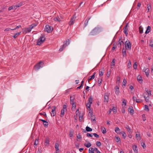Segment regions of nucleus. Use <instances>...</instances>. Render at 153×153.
<instances>
[{
    "instance_id": "nucleus-23",
    "label": "nucleus",
    "mask_w": 153,
    "mask_h": 153,
    "mask_svg": "<svg viewBox=\"0 0 153 153\" xmlns=\"http://www.w3.org/2000/svg\"><path fill=\"white\" fill-rule=\"evenodd\" d=\"M84 145L87 148H89L91 146V144L90 143L88 142V143H85Z\"/></svg>"
},
{
    "instance_id": "nucleus-17",
    "label": "nucleus",
    "mask_w": 153,
    "mask_h": 153,
    "mask_svg": "<svg viewBox=\"0 0 153 153\" xmlns=\"http://www.w3.org/2000/svg\"><path fill=\"white\" fill-rule=\"evenodd\" d=\"M126 48L124 49L123 48L122 50V54L123 56H126Z\"/></svg>"
},
{
    "instance_id": "nucleus-32",
    "label": "nucleus",
    "mask_w": 153,
    "mask_h": 153,
    "mask_svg": "<svg viewBox=\"0 0 153 153\" xmlns=\"http://www.w3.org/2000/svg\"><path fill=\"white\" fill-rule=\"evenodd\" d=\"M74 134V131L73 130H70L69 133V135L71 137H72L73 136Z\"/></svg>"
},
{
    "instance_id": "nucleus-45",
    "label": "nucleus",
    "mask_w": 153,
    "mask_h": 153,
    "mask_svg": "<svg viewBox=\"0 0 153 153\" xmlns=\"http://www.w3.org/2000/svg\"><path fill=\"white\" fill-rule=\"evenodd\" d=\"M105 129V128L104 127H101V131H102V132L103 134L105 133V131L104 130Z\"/></svg>"
},
{
    "instance_id": "nucleus-10",
    "label": "nucleus",
    "mask_w": 153,
    "mask_h": 153,
    "mask_svg": "<svg viewBox=\"0 0 153 153\" xmlns=\"http://www.w3.org/2000/svg\"><path fill=\"white\" fill-rule=\"evenodd\" d=\"M91 18V17H88L86 20H85L84 24V26L85 27L88 25V21Z\"/></svg>"
},
{
    "instance_id": "nucleus-22",
    "label": "nucleus",
    "mask_w": 153,
    "mask_h": 153,
    "mask_svg": "<svg viewBox=\"0 0 153 153\" xmlns=\"http://www.w3.org/2000/svg\"><path fill=\"white\" fill-rule=\"evenodd\" d=\"M66 111V110H64V109H62L61 110V115H60L61 117H62L64 115L65 112Z\"/></svg>"
},
{
    "instance_id": "nucleus-43",
    "label": "nucleus",
    "mask_w": 153,
    "mask_h": 153,
    "mask_svg": "<svg viewBox=\"0 0 153 153\" xmlns=\"http://www.w3.org/2000/svg\"><path fill=\"white\" fill-rule=\"evenodd\" d=\"M127 67L128 68H129L131 67V61L130 60L129 61L128 63V64Z\"/></svg>"
},
{
    "instance_id": "nucleus-64",
    "label": "nucleus",
    "mask_w": 153,
    "mask_h": 153,
    "mask_svg": "<svg viewBox=\"0 0 153 153\" xmlns=\"http://www.w3.org/2000/svg\"><path fill=\"white\" fill-rule=\"evenodd\" d=\"M94 150H95L94 149L92 148L91 147L89 149L88 151L90 152V151H94Z\"/></svg>"
},
{
    "instance_id": "nucleus-19",
    "label": "nucleus",
    "mask_w": 153,
    "mask_h": 153,
    "mask_svg": "<svg viewBox=\"0 0 153 153\" xmlns=\"http://www.w3.org/2000/svg\"><path fill=\"white\" fill-rule=\"evenodd\" d=\"M123 32L126 34L127 36L128 34V29L126 27H124L123 28Z\"/></svg>"
},
{
    "instance_id": "nucleus-13",
    "label": "nucleus",
    "mask_w": 153,
    "mask_h": 153,
    "mask_svg": "<svg viewBox=\"0 0 153 153\" xmlns=\"http://www.w3.org/2000/svg\"><path fill=\"white\" fill-rule=\"evenodd\" d=\"M128 111L131 114H134V111L132 107H129L128 109Z\"/></svg>"
},
{
    "instance_id": "nucleus-3",
    "label": "nucleus",
    "mask_w": 153,
    "mask_h": 153,
    "mask_svg": "<svg viewBox=\"0 0 153 153\" xmlns=\"http://www.w3.org/2000/svg\"><path fill=\"white\" fill-rule=\"evenodd\" d=\"M125 46L126 49L129 50H131V44L129 40H128L126 42Z\"/></svg>"
},
{
    "instance_id": "nucleus-7",
    "label": "nucleus",
    "mask_w": 153,
    "mask_h": 153,
    "mask_svg": "<svg viewBox=\"0 0 153 153\" xmlns=\"http://www.w3.org/2000/svg\"><path fill=\"white\" fill-rule=\"evenodd\" d=\"M33 28V27L31 26L30 27H30L28 28H25V30L24 31V33H29L30 32L31 30Z\"/></svg>"
},
{
    "instance_id": "nucleus-21",
    "label": "nucleus",
    "mask_w": 153,
    "mask_h": 153,
    "mask_svg": "<svg viewBox=\"0 0 153 153\" xmlns=\"http://www.w3.org/2000/svg\"><path fill=\"white\" fill-rule=\"evenodd\" d=\"M136 137L137 139L138 140H140L141 139V137L140 136V134L138 133V134H136Z\"/></svg>"
},
{
    "instance_id": "nucleus-41",
    "label": "nucleus",
    "mask_w": 153,
    "mask_h": 153,
    "mask_svg": "<svg viewBox=\"0 0 153 153\" xmlns=\"http://www.w3.org/2000/svg\"><path fill=\"white\" fill-rule=\"evenodd\" d=\"M112 110V111H113V112L115 114L116 113V112L117 111V110L116 108H115L114 107Z\"/></svg>"
},
{
    "instance_id": "nucleus-35",
    "label": "nucleus",
    "mask_w": 153,
    "mask_h": 153,
    "mask_svg": "<svg viewBox=\"0 0 153 153\" xmlns=\"http://www.w3.org/2000/svg\"><path fill=\"white\" fill-rule=\"evenodd\" d=\"M133 99L134 101L136 100V102H137V103H139V102H141L140 101H137V97H135V96H133Z\"/></svg>"
},
{
    "instance_id": "nucleus-63",
    "label": "nucleus",
    "mask_w": 153,
    "mask_h": 153,
    "mask_svg": "<svg viewBox=\"0 0 153 153\" xmlns=\"http://www.w3.org/2000/svg\"><path fill=\"white\" fill-rule=\"evenodd\" d=\"M94 150L97 153H101L99 151V150L97 148H94Z\"/></svg>"
},
{
    "instance_id": "nucleus-59",
    "label": "nucleus",
    "mask_w": 153,
    "mask_h": 153,
    "mask_svg": "<svg viewBox=\"0 0 153 153\" xmlns=\"http://www.w3.org/2000/svg\"><path fill=\"white\" fill-rule=\"evenodd\" d=\"M39 114L41 115H44L45 116V117H47V115L46 114L45 112H44L43 113V114L42 113H39Z\"/></svg>"
},
{
    "instance_id": "nucleus-33",
    "label": "nucleus",
    "mask_w": 153,
    "mask_h": 153,
    "mask_svg": "<svg viewBox=\"0 0 153 153\" xmlns=\"http://www.w3.org/2000/svg\"><path fill=\"white\" fill-rule=\"evenodd\" d=\"M91 120L92 121H95V119H96V117H95V116L93 115L92 114H91Z\"/></svg>"
},
{
    "instance_id": "nucleus-20",
    "label": "nucleus",
    "mask_w": 153,
    "mask_h": 153,
    "mask_svg": "<svg viewBox=\"0 0 153 153\" xmlns=\"http://www.w3.org/2000/svg\"><path fill=\"white\" fill-rule=\"evenodd\" d=\"M65 44H64L62 46H61V47L60 48L59 51L60 52L62 51L66 47V46H65Z\"/></svg>"
},
{
    "instance_id": "nucleus-12",
    "label": "nucleus",
    "mask_w": 153,
    "mask_h": 153,
    "mask_svg": "<svg viewBox=\"0 0 153 153\" xmlns=\"http://www.w3.org/2000/svg\"><path fill=\"white\" fill-rule=\"evenodd\" d=\"M137 80L140 83L142 82L143 79L142 77L140 76H138L137 77Z\"/></svg>"
},
{
    "instance_id": "nucleus-60",
    "label": "nucleus",
    "mask_w": 153,
    "mask_h": 153,
    "mask_svg": "<svg viewBox=\"0 0 153 153\" xmlns=\"http://www.w3.org/2000/svg\"><path fill=\"white\" fill-rule=\"evenodd\" d=\"M38 143V140L36 139L35 141L34 144L36 145H37Z\"/></svg>"
},
{
    "instance_id": "nucleus-49",
    "label": "nucleus",
    "mask_w": 153,
    "mask_h": 153,
    "mask_svg": "<svg viewBox=\"0 0 153 153\" xmlns=\"http://www.w3.org/2000/svg\"><path fill=\"white\" fill-rule=\"evenodd\" d=\"M22 27V26L21 25H19V26H17V27H16L15 28H14L13 29H11V30H16V29H18L20 27Z\"/></svg>"
},
{
    "instance_id": "nucleus-31",
    "label": "nucleus",
    "mask_w": 153,
    "mask_h": 153,
    "mask_svg": "<svg viewBox=\"0 0 153 153\" xmlns=\"http://www.w3.org/2000/svg\"><path fill=\"white\" fill-rule=\"evenodd\" d=\"M20 33L21 32H19L15 34L13 36V37L14 39L18 37V36L20 34Z\"/></svg>"
},
{
    "instance_id": "nucleus-8",
    "label": "nucleus",
    "mask_w": 153,
    "mask_h": 153,
    "mask_svg": "<svg viewBox=\"0 0 153 153\" xmlns=\"http://www.w3.org/2000/svg\"><path fill=\"white\" fill-rule=\"evenodd\" d=\"M56 107L55 106H54L53 107V108L52 109L51 112L52 113H51V116L54 117L56 114Z\"/></svg>"
},
{
    "instance_id": "nucleus-42",
    "label": "nucleus",
    "mask_w": 153,
    "mask_h": 153,
    "mask_svg": "<svg viewBox=\"0 0 153 153\" xmlns=\"http://www.w3.org/2000/svg\"><path fill=\"white\" fill-rule=\"evenodd\" d=\"M90 106L91 104H89L88 103V104H86L87 108H88V110L89 111L90 110Z\"/></svg>"
},
{
    "instance_id": "nucleus-44",
    "label": "nucleus",
    "mask_w": 153,
    "mask_h": 153,
    "mask_svg": "<svg viewBox=\"0 0 153 153\" xmlns=\"http://www.w3.org/2000/svg\"><path fill=\"white\" fill-rule=\"evenodd\" d=\"M59 144L58 143H56L55 145V148L56 149L59 148Z\"/></svg>"
},
{
    "instance_id": "nucleus-14",
    "label": "nucleus",
    "mask_w": 153,
    "mask_h": 153,
    "mask_svg": "<svg viewBox=\"0 0 153 153\" xmlns=\"http://www.w3.org/2000/svg\"><path fill=\"white\" fill-rule=\"evenodd\" d=\"M49 138H46L45 140V146H48L49 143Z\"/></svg>"
},
{
    "instance_id": "nucleus-55",
    "label": "nucleus",
    "mask_w": 153,
    "mask_h": 153,
    "mask_svg": "<svg viewBox=\"0 0 153 153\" xmlns=\"http://www.w3.org/2000/svg\"><path fill=\"white\" fill-rule=\"evenodd\" d=\"M133 68L134 69H136L137 68V65L136 63H135L133 65Z\"/></svg>"
},
{
    "instance_id": "nucleus-48",
    "label": "nucleus",
    "mask_w": 153,
    "mask_h": 153,
    "mask_svg": "<svg viewBox=\"0 0 153 153\" xmlns=\"http://www.w3.org/2000/svg\"><path fill=\"white\" fill-rule=\"evenodd\" d=\"M126 83H127V81H126V80L125 79H124L123 80V85L125 86Z\"/></svg>"
},
{
    "instance_id": "nucleus-4",
    "label": "nucleus",
    "mask_w": 153,
    "mask_h": 153,
    "mask_svg": "<svg viewBox=\"0 0 153 153\" xmlns=\"http://www.w3.org/2000/svg\"><path fill=\"white\" fill-rule=\"evenodd\" d=\"M53 30V27L49 25H46L45 28V31L47 32L48 33H51Z\"/></svg>"
},
{
    "instance_id": "nucleus-16",
    "label": "nucleus",
    "mask_w": 153,
    "mask_h": 153,
    "mask_svg": "<svg viewBox=\"0 0 153 153\" xmlns=\"http://www.w3.org/2000/svg\"><path fill=\"white\" fill-rule=\"evenodd\" d=\"M144 71L145 73V74H146V76L148 77L149 75V69L147 68Z\"/></svg>"
},
{
    "instance_id": "nucleus-61",
    "label": "nucleus",
    "mask_w": 153,
    "mask_h": 153,
    "mask_svg": "<svg viewBox=\"0 0 153 153\" xmlns=\"http://www.w3.org/2000/svg\"><path fill=\"white\" fill-rule=\"evenodd\" d=\"M86 135L88 137H92V135L89 133H87L86 134Z\"/></svg>"
},
{
    "instance_id": "nucleus-28",
    "label": "nucleus",
    "mask_w": 153,
    "mask_h": 153,
    "mask_svg": "<svg viewBox=\"0 0 153 153\" xmlns=\"http://www.w3.org/2000/svg\"><path fill=\"white\" fill-rule=\"evenodd\" d=\"M149 95H147V96H146L145 95L144 96V98H145V100L147 102H148L149 101Z\"/></svg>"
},
{
    "instance_id": "nucleus-6",
    "label": "nucleus",
    "mask_w": 153,
    "mask_h": 153,
    "mask_svg": "<svg viewBox=\"0 0 153 153\" xmlns=\"http://www.w3.org/2000/svg\"><path fill=\"white\" fill-rule=\"evenodd\" d=\"M119 87L118 86H116L114 88V91L117 95H118L120 93Z\"/></svg>"
},
{
    "instance_id": "nucleus-24",
    "label": "nucleus",
    "mask_w": 153,
    "mask_h": 153,
    "mask_svg": "<svg viewBox=\"0 0 153 153\" xmlns=\"http://www.w3.org/2000/svg\"><path fill=\"white\" fill-rule=\"evenodd\" d=\"M151 29V27L150 26H148L146 29V30L145 32L146 34H147L149 33L150 31V30Z\"/></svg>"
},
{
    "instance_id": "nucleus-57",
    "label": "nucleus",
    "mask_w": 153,
    "mask_h": 153,
    "mask_svg": "<svg viewBox=\"0 0 153 153\" xmlns=\"http://www.w3.org/2000/svg\"><path fill=\"white\" fill-rule=\"evenodd\" d=\"M53 19L55 21H59L60 22V20L58 19V18L56 17H55Z\"/></svg>"
},
{
    "instance_id": "nucleus-46",
    "label": "nucleus",
    "mask_w": 153,
    "mask_h": 153,
    "mask_svg": "<svg viewBox=\"0 0 153 153\" xmlns=\"http://www.w3.org/2000/svg\"><path fill=\"white\" fill-rule=\"evenodd\" d=\"M13 8L15 9H16L18 7H20V5H13Z\"/></svg>"
},
{
    "instance_id": "nucleus-18",
    "label": "nucleus",
    "mask_w": 153,
    "mask_h": 153,
    "mask_svg": "<svg viewBox=\"0 0 153 153\" xmlns=\"http://www.w3.org/2000/svg\"><path fill=\"white\" fill-rule=\"evenodd\" d=\"M147 9H148L147 12H149L150 11L151 9V5L150 4H148L147 5Z\"/></svg>"
},
{
    "instance_id": "nucleus-30",
    "label": "nucleus",
    "mask_w": 153,
    "mask_h": 153,
    "mask_svg": "<svg viewBox=\"0 0 153 153\" xmlns=\"http://www.w3.org/2000/svg\"><path fill=\"white\" fill-rule=\"evenodd\" d=\"M111 71L110 69H109V70H108L107 73V77H109L111 74Z\"/></svg>"
},
{
    "instance_id": "nucleus-1",
    "label": "nucleus",
    "mask_w": 153,
    "mask_h": 153,
    "mask_svg": "<svg viewBox=\"0 0 153 153\" xmlns=\"http://www.w3.org/2000/svg\"><path fill=\"white\" fill-rule=\"evenodd\" d=\"M102 31V29L100 27H95L90 33V35H95L98 34Z\"/></svg>"
},
{
    "instance_id": "nucleus-29",
    "label": "nucleus",
    "mask_w": 153,
    "mask_h": 153,
    "mask_svg": "<svg viewBox=\"0 0 153 153\" xmlns=\"http://www.w3.org/2000/svg\"><path fill=\"white\" fill-rule=\"evenodd\" d=\"M92 100H93V99L92 98V97H91L90 96V97H89V100H88V103L91 104L92 103Z\"/></svg>"
},
{
    "instance_id": "nucleus-11",
    "label": "nucleus",
    "mask_w": 153,
    "mask_h": 153,
    "mask_svg": "<svg viewBox=\"0 0 153 153\" xmlns=\"http://www.w3.org/2000/svg\"><path fill=\"white\" fill-rule=\"evenodd\" d=\"M95 73L94 72V74L91 76L89 77L88 79V82L89 83V81H90L92 79H94L95 77Z\"/></svg>"
},
{
    "instance_id": "nucleus-15",
    "label": "nucleus",
    "mask_w": 153,
    "mask_h": 153,
    "mask_svg": "<svg viewBox=\"0 0 153 153\" xmlns=\"http://www.w3.org/2000/svg\"><path fill=\"white\" fill-rule=\"evenodd\" d=\"M146 92L144 94H146L148 95H151V91L150 90H148V89L146 88Z\"/></svg>"
},
{
    "instance_id": "nucleus-25",
    "label": "nucleus",
    "mask_w": 153,
    "mask_h": 153,
    "mask_svg": "<svg viewBox=\"0 0 153 153\" xmlns=\"http://www.w3.org/2000/svg\"><path fill=\"white\" fill-rule=\"evenodd\" d=\"M86 131H87L88 132H90L92 131V129L90 128L88 126H87L86 128Z\"/></svg>"
},
{
    "instance_id": "nucleus-38",
    "label": "nucleus",
    "mask_w": 153,
    "mask_h": 153,
    "mask_svg": "<svg viewBox=\"0 0 153 153\" xmlns=\"http://www.w3.org/2000/svg\"><path fill=\"white\" fill-rule=\"evenodd\" d=\"M133 149L134 151H136V152H137V147L136 145H134L133 146Z\"/></svg>"
},
{
    "instance_id": "nucleus-5",
    "label": "nucleus",
    "mask_w": 153,
    "mask_h": 153,
    "mask_svg": "<svg viewBox=\"0 0 153 153\" xmlns=\"http://www.w3.org/2000/svg\"><path fill=\"white\" fill-rule=\"evenodd\" d=\"M45 38L43 36H41L37 42V45H40L45 40Z\"/></svg>"
},
{
    "instance_id": "nucleus-2",
    "label": "nucleus",
    "mask_w": 153,
    "mask_h": 153,
    "mask_svg": "<svg viewBox=\"0 0 153 153\" xmlns=\"http://www.w3.org/2000/svg\"><path fill=\"white\" fill-rule=\"evenodd\" d=\"M43 63L42 61H40L39 62L35 65L34 66V69L35 70H38L40 68L43 67Z\"/></svg>"
},
{
    "instance_id": "nucleus-50",
    "label": "nucleus",
    "mask_w": 153,
    "mask_h": 153,
    "mask_svg": "<svg viewBox=\"0 0 153 153\" xmlns=\"http://www.w3.org/2000/svg\"><path fill=\"white\" fill-rule=\"evenodd\" d=\"M93 135L94 136L97 138H99V135L96 133H93Z\"/></svg>"
},
{
    "instance_id": "nucleus-52",
    "label": "nucleus",
    "mask_w": 153,
    "mask_h": 153,
    "mask_svg": "<svg viewBox=\"0 0 153 153\" xmlns=\"http://www.w3.org/2000/svg\"><path fill=\"white\" fill-rule=\"evenodd\" d=\"M45 126V127H47L48 126V122L46 121L45 123H44L43 124Z\"/></svg>"
},
{
    "instance_id": "nucleus-27",
    "label": "nucleus",
    "mask_w": 153,
    "mask_h": 153,
    "mask_svg": "<svg viewBox=\"0 0 153 153\" xmlns=\"http://www.w3.org/2000/svg\"><path fill=\"white\" fill-rule=\"evenodd\" d=\"M71 104L72 105V109L73 110H75L76 107V104L75 103H73V104Z\"/></svg>"
},
{
    "instance_id": "nucleus-39",
    "label": "nucleus",
    "mask_w": 153,
    "mask_h": 153,
    "mask_svg": "<svg viewBox=\"0 0 153 153\" xmlns=\"http://www.w3.org/2000/svg\"><path fill=\"white\" fill-rule=\"evenodd\" d=\"M76 18V17H75V16L74 15L72 17L71 19L70 20L72 21L73 22H74L75 21V19Z\"/></svg>"
},
{
    "instance_id": "nucleus-40",
    "label": "nucleus",
    "mask_w": 153,
    "mask_h": 153,
    "mask_svg": "<svg viewBox=\"0 0 153 153\" xmlns=\"http://www.w3.org/2000/svg\"><path fill=\"white\" fill-rule=\"evenodd\" d=\"M140 33H143V28L141 26L139 27Z\"/></svg>"
},
{
    "instance_id": "nucleus-34",
    "label": "nucleus",
    "mask_w": 153,
    "mask_h": 153,
    "mask_svg": "<svg viewBox=\"0 0 153 153\" xmlns=\"http://www.w3.org/2000/svg\"><path fill=\"white\" fill-rule=\"evenodd\" d=\"M126 128L129 133L132 132L131 129L128 126H127L126 127Z\"/></svg>"
},
{
    "instance_id": "nucleus-26",
    "label": "nucleus",
    "mask_w": 153,
    "mask_h": 153,
    "mask_svg": "<svg viewBox=\"0 0 153 153\" xmlns=\"http://www.w3.org/2000/svg\"><path fill=\"white\" fill-rule=\"evenodd\" d=\"M70 44V41L69 39H67L65 42H64V44H65V46H67Z\"/></svg>"
},
{
    "instance_id": "nucleus-36",
    "label": "nucleus",
    "mask_w": 153,
    "mask_h": 153,
    "mask_svg": "<svg viewBox=\"0 0 153 153\" xmlns=\"http://www.w3.org/2000/svg\"><path fill=\"white\" fill-rule=\"evenodd\" d=\"M115 131L117 133H119L120 130L118 127H116L115 129Z\"/></svg>"
},
{
    "instance_id": "nucleus-62",
    "label": "nucleus",
    "mask_w": 153,
    "mask_h": 153,
    "mask_svg": "<svg viewBox=\"0 0 153 153\" xmlns=\"http://www.w3.org/2000/svg\"><path fill=\"white\" fill-rule=\"evenodd\" d=\"M74 23V22H73L70 20V21L69 22L68 24L69 25H73Z\"/></svg>"
},
{
    "instance_id": "nucleus-9",
    "label": "nucleus",
    "mask_w": 153,
    "mask_h": 153,
    "mask_svg": "<svg viewBox=\"0 0 153 153\" xmlns=\"http://www.w3.org/2000/svg\"><path fill=\"white\" fill-rule=\"evenodd\" d=\"M104 72L105 70L104 68H103L100 70L99 74V76L100 77H101L102 76H103V73H104Z\"/></svg>"
},
{
    "instance_id": "nucleus-47",
    "label": "nucleus",
    "mask_w": 153,
    "mask_h": 153,
    "mask_svg": "<svg viewBox=\"0 0 153 153\" xmlns=\"http://www.w3.org/2000/svg\"><path fill=\"white\" fill-rule=\"evenodd\" d=\"M150 46L153 47V42L152 40H150V43H149Z\"/></svg>"
},
{
    "instance_id": "nucleus-58",
    "label": "nucleus",
    "mask_w": 153,
    "mask_h": 153,
    "mask_svg": "<svg viewBox=\"0 0 153 153\" xmlns=\"http://www.w3.org/2000/svg\"><path fill=\"white\" fill-rule=\"evenodd\" d=\"M67 106L65 105H64L63 106V109H62L65 110H67Z\"/></svg>"
},
{
    "instance_id": "nucleus-37",
    "label": "nucleus",
    "mask_w": 153,
    "mask_h": 153,
    "mask_svg": "<svg viewBox=\"0 0 153 153\" xmlns=\"http://www.w3.org/2000/svg\"><path fill=\"white\" fill-rule=\"evenodd\" d=\"M115 141L117 142H118L120 141V138L119 137H115Z\"/></svg>"
},
{
    "instance_id": "nucleus-53",
    "label": "nucleus",
    "mask_w": 153,
    "mask_h": 153,
    "mask_svg": "<svg viewBox=\"0 0 153 153\" xmlns=\"http://www.w3.org/2000/svg\"><path fill=\"white\" fill-rule=\"evenodd\" d=\"M144 107H145V110H147L148 111H149V108H148V106L147 105H145L144 106Z\"/></svg>"
},
{
    "instance_id": "nucleus-56",
    "label": "nucleus",
    "mask_w": 153,
    "mask_h": 153,
    "mask_svg": "<svg viewBox=\"0 0 153 153\" xmlns=\"http://www.w3.org/2000/svg\"><path fill=\"white\" fill-rule=\"evenodd\" d=\"M141 144L143 149H145L146 148V146L145 145V143H141Z\"/></svg>"
},
{
    "instance_id": "nucleus-51",
    "label": "nucleus",
    "mask_w": 153,
    "mask_h": 153,
    "mask_svg": "<svg viewBox=\"0 0 153 153\" xmlns=\"http://www.w3.org/2000/svg\"><path fill=\"white\" fill-rule=\"evenodd\" d=\"M72 97L71 96L70 97V100H71V104H72L73 103H75V102L74 101V99H71Z\"/></svg>"
},
{
    "instance_id": "nucleus-54",
    "label": "nucleus",
    "mask_w": 153,
    "mask_h": 153,
    "mask_svg": "<svg viewBox=\"0 0 153 153\" xmlns=\"http://www.w3.org/2000/svg\"><path fill=\"white\" fill-rule=\"evenodd\" d=\"M101 143L99 141H97L96 142V145L97 146H99L101 145Z\"/></svg>"
}]
</instances>
